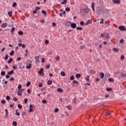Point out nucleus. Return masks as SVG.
<instances>
[{
  "label": "nucleus",
  "instance_id": "nucleus-1",
  "mask_svg": "<svg viewBox=\"0 0 126 126\" xmlns=\"http://www.w3.org/2000/svg\"><path fill=\"white\" fill-rule=\"evenodd\" d=\"M102 11H103L102 9L99 8V7L96 8V14L98 15H101V14H102Z\"/></svg>",
  "mask_w": 126,
  "mask_h": 126
},
{
  "label": "nucleus",
  "instance_id": "nucleus-2",
  "mask_svg": "<svg viewBox=\"0 0 126 126\" xmlns=\"http://www.w3.org/2000/svg\"><path fill=\"white\" fill-rule=\"evenodd\" d=\"M119 29L121 31H125L126 30V27L124 26H120Z\"/></svg>",
  "mask_w": 126,
  "mask_h": 126
},
{
  "label": "nucleus",
  "instance_id": "nucleus-3",
  "mask_svg": "<svg viewBox=\"0 0 126 126\" xmlns=\"http://www.w3.org/2000/svg\"><path fill=\"white\" fill-rule=\"evenodd\" d=\"M38 74H40V75H43L44 74V68H41L38 72Z\"/></svg>",
  "mask_w": 126,
  "mask_h": 126
},
{
  "label": "nucleus",
  "instance_id": "nucleus-4",
  "mask_svg": "<svg viewBox=\"0 0 126 126\" xmlns=\"http://www.w3.org/2000/svg\"><path fill=\"white\" fill-rule=\"evenodd\" d=\"M29 113H33V105L32 104L30 105V109L29 110Z\"/></svg>",
  "mask_w": 126,
  "mask_h": 126
},
{
  "label": "nucleus",
  "instance_id": "nucleus-5",
  "mask_svg": "<svg viewBox=\"0 0 126 126\" xmlns=\"http://www.w3.org/2000/svg\"><path fill=\"white\" fill-rule=\"evenodd\" d=\"M34 59L35 60V63H38L40 62V60H39V59H40V56H35L34 57Z\"/></svg>",
  "mask_w": 126,
  "mask_h": 126
},
{
  "label": "nucleus",
  "instance_id": "nucleus-6",
  "mask_svg": "<svg viewBox=\"0 0 126 126\" xmlns=\"http://www.w3.org/2000/svg\"><path fill=\"white\" fill-rule=\"evenodd\" d=\"M1 28H6L7 27V24L6 23H4L1 25Z\"/></svg>",
  "mask_w": 126,
  "mask_h": 126
},
{
  "label": "nucleus",
  "instance_id": "nucleus-7",
  "mask_svg": "<svg viewBox=\"0 0 126 126\" xmlns=\"http://www.w3.org/2000/svg\"><path fill=\"white\" fill-rule=\"evenodd\" d=\"M112 2L114 3L120 4L121 3L120 0H112Z\"/></svg>",
  "mask_w": 126,
  "mask_h": 126
},
{
  "label": "nucleus",
  "instance_id": "nucleus-8",
  "mask_svg": "<svg viewBox=\"0 0 126 126\" xmlns=\"http://www.w3.org/2000/svg\"><path fill=\"white\" fill-rule=\"evenodd\" d=\"M18 96H22V92L20 90H19L17 92Z\"/></svg>",
  "mask_w": 126,
  "mask_h": 126
},
{
  "label": "nucleus",
  "instance_id": "nucleus-9",
  "mask_svg": "<svg viewBox=\"0 0 126 126\" xmlns=\"http://www.w3.org/2000/svg\"><path fill=\"white\" fill-rule=\"evenodd\" d=\"M71 27L74 29V28H76V25L75 23H72L71 24Z\"/></svg>",
  "mask_w": 126,
  "mask_h": 126
},
{
  "label": "nucleus",
  "instance_id": "nucleus-10",
  "mask_svg": "<svg viewBox=\"0 0 126 126\" xmlns=\"http://www.w3.org/2000/svg\"><path fill=\"white\" fill-rule=\"evenodd\" d=\"M94 6H95V4H94V2L92 3V6L91 7L93 10V11H95V9L94 8Z\"/></svg>",
  "mask_w": 126,
  "mask_h": 126
},
{
  "label": "nucleus",
  "instance_id": "nucleus-11",
  "mask_svg": "<svg viewBox=\"0 0 126 126\" xmlns=\"http://www.w3.org/2000/svg\"><path fill=\"white\" fill-rule=\"evenodd\" d=\"M14 73V71L13 70H11L10 71L8 72V74L9 75H11V74H13Z\"/></svg>",
  "mask_w": 126,
  "mask_h": 126
},
{
  "label": "nucleus",
  "instance_id": "nucleus-12",
  "mask_svg": "<svg viewBox=\"0 0 126 126\" xmlns=\"http://www.w3.org/2000/svg\"><path fill=\"white\" fill-rule=\"evenodd\" d=\"M32 67V64L30 63L26 66V68L28 69H30Z\"/></svg>",
  "mask_w": 126,
  "mask_h": 126
},
{
  "label": "nucleus",
  "instance_id": "nucleus-13",
  "mask_svg": "<svg viewBox=\"0 0 126 126\" xmlns=\"http://www.w3.org/2000/svg\"><path fill=\"white\" fill-rule=\"evenodd\" d=\"M84 11H85L86 13H88V12H89V9L88 8V7H86L84 9Z\"/></svg>",
  "mask_w": 126,
  "mask_h": 126
},
{
  "label": "nucleus",
  "instance_id": "nucleus-14",
  "mask_svg": "<svg viewBox=\"0 0 126 126\" xmlns=\"http://www.w3.org/2000/svg\"><path fill=\"white\" fill-rule=\"evenodd\" d=\"M91 23H92V20H89L86 23V25H88V24H90Z\"/></svg>",
  "mask_w": 126,
  "mask_h": 126
},
{
  "label": "nucleus",
  "instance_id": "nucleus-15",
  "mask_svg": "<svg viewBox=\"0 0 126 126\" xmlns=\"http://www.w3.org/2000/svg\"><path fill=\"white\" fill-rule=\"evenodd\" d=\"M41 12H42V14H44V16H46L47 15V12H46V11L42 10Z\"/></svg>",
  "mask_w": 126,
  "mask_h": 126
},
{
  "label": "nucleus",
  "instance_id": "nucleus-16",
  "mask_svg": "<svg viewBox=\"0 0 126 126\" xmlns=\"http://www.w3.org/2000/svg\"><path fill=\"white\" fill-rule=\"evenodd\" d=\"M47 84L48 85H52V84H53V82L51 80H48Z\"/></svg>",
  "mask_w": 126,
  "mask_h": 126
},
{
  "label": "nucleus",
  "instance_id": "nucleus-17",
  "mask_svg": "<svg viewBox=\"0 0 126 126\" xmlns=\"http://www.w3.org/2000/svg\"><path fill=\"white\" fill-rule=\"evenodd\" d=\"M56 60L57 62H59L60 61V60H61V57L59 56H57L56 58Z\"/></svg>",
  "mask_w": 126,
  "mask_h": 126
},
{
  "label": "nucleus",
  "instance_id": "nucleus-18",
  "mask_svg": "<svg viewBox=\"0 0 126 126\" xmlns=\"http://www.w3.org/2000/svg\"><path fill=\"white\" fill-rule=\"evenodd\" d=\"M10 56H13L14 55V51L12 50L10 53H9Z\"/></svg>",
  "mask_w": 126,
  "mask_h": 126
},
{
  "label": "nucleus",
  "instance_id": "nucleus-19",
  "mask_svg": "<svg viewBox=\"0 0 126 126\" xmlns=\"http://www.w3.org/2000/svg\"><path fill=\"white\" fill-rule=\"evenodd\" d=\"M67 2V0H64L63 2H62L61 3V4H65Z\"/></svg>",
  "mask_w": 126,
  "mask_h": 126
},
{
  "label": "nucleus",
  "instance_id": "nucleus-20",
  "mask_svg": "<svg viewBox=\"0 0 126 126\" xmlns=\"http://www.w3.org/2000/svg\"><path fill=\"white\" fill-rule=\"evenodd\" d=\"M14 30H15V28L14 27L12 28L11 31V34H13V32H14Z\"/></svg>",
  "mask_w": 126,
  "mask_h": 126
},
{
  "label": "nucleus",
  "instance_id": "nucleus-21",
  "mask_svg": "<svg viewBox=\"0 0 126 126\" xmlns=\"http://www.w3.org/2000/svg\"><path fill=\"white\" fill-rule=\"evenodd\" d=\"M61 74L62 76H65V73L64 71H62Z\"/></svg>",
  "mask_w": 126,
  "mask_h": 126
},
{
  "label": "nucleus",
  "instance_id": "nucleus-22",
  "mask_svg": "<svg viewBox=\"0 0 126 126\" xmlns=\"http://www.w3.org/2000/svg\"><path fill=\"white\" fill-rule=\"evenodd\" d=\"M12 61H13V59H12V58H10L8 61V63H11Z\"/></svg>",
  "mask_w": 126,
  "mask_h": 126
},
{
  "label": "nucleus",
  "instance_id": "nucleus-23",
  "mask_svg": "<svg viewBox=\"0 0 126 126\" xmlns=\"http://www.w3.org/2000/svg\"><path fill=\"white\" fill-rule=\"evenodd\" d=\"M81 77V75L80 74H77L76 75V78H79Z\"/></svg>",
  "mask_w": 126,
  "mask_h": 126
},
{
  "label": "nucleus",
  "instance_id": "nucleus-24",
  "mask_svg": "<svg viewBox=\"0 0 126 126\" xmlns=\"http://www.w3.org/2000/svg\"><path fill=\"white\" fill-rule=\"evenodd\" d=\"M1 75H2V76H4V75H5V72H4V71H1Z\"/></svg>",
  "mask_w": 126,
  "mask_h": 126
},
{
  "label": "nucleus",
  "instance_id": "nucleus-25",
  "mask_svg": "<svg viewBox=\"0 0 126 126\" xmlns=\"http://www.w3.org/2000/svg\"><path fill=\"white\" fill-rule=\"evenodd\" d=\"M31 84V82H30V81H28L26 84V86L28 87H29L30 86V85Z\"/></svg>",
  "mask_w": 126,
  "mask_h": 126
},
{
  "label": "nucleus",
  "instance_id": "nucleus-26",
  "mask_svg": "<svg viewBox=\"0 0 126 126\" xmlns=\"http://www.w3.org/2000/svg\"><path fill=\"white\" fill-rule=\"evenodd\" d=\"M70 25H71V22L70 21H68L67 22V26H70Z\"/></svg>",
  "mask_w": 126,
  "mask_h": 126
},
{
  "label": "nucleus",
  "instance_id": "nucleus-27",
  "mask_svg": "<svg viewBox=\"0 0 126 126\" xmlns=\"http://www.w3.org/2000/svg\"><path fill=\"white\" fill-rule=\"evenodd\" d=\"M57 91L58 92H63V91L62 89H60V88L57 89Z\"/></svg>",
  "mask_w": 126,
  "mask_h": 126
},
{
  "label": "nucleus",
  "instance_id": "nucleus-28",
  "mask_svg": "<svg viewBox=\"0 0 126 126\" xmlns=\"http://www.w3.org/2000/svg\"><path fill=\"white\" fill-rule=\"evenodd\" d=\"M12 125H13V126H17V122H16V121H14L12 123Z\"/></svg>",
  "mask_w": 126,
  "mask_h": 126
},
{
  "label": "nucleus",
  "instance_id": "nucleus-29",
  "mask_svg": "<svg viewBox=\"0 0 126 126\" xmlns=\"http://www.w3.org/2000/svg\"><path fill=\"white\" fill-rule=\"evenodd\" d=\"M8 15H9V17H11V16L12 15V12L11 11L8 12Z\"/></svg>",
  "mask_w": 126,
  "mask_h": 126
},
{
  "label": "nucleus",
  "instance_id": "nucleus-30",
  "mask_svg": "<svg viewBox=\"0 0 126 126\" xmlns=\"http://www.w3.org/2000/svg\"><path fill=\"white\" fill-rule=\"evenodd\" d=\"M16 116H20V113L18 112L17 110H16Z\"/></svg>",
  "mask_w": 126,
  "mask_h": 126
},
{
  "label": "nucleus",
  "instance_id": "nucleus-31",
  "mask_svg": "<svg viewBox=\"0 0 126 126\" xmlns=\"http://www.w3.org/2000/svg\"><path fill=\"white\" fill-rule=\"evenodd\" d=\"M21 88H22V86H21V84H19L18 86V89L20 90Z\"/></svg>",
  "mask_w": 126,
  "mask_h": 126
},
{
  "label": "nucleus",
  "instance_id": "nucleus-32",
  "mask_svg": "<svg viewBox=\"0 0 126 126\" xmlns=\"http://www.w3.org/2000/svg\"><path fill=\"white\" fill-rule=\"evenodd\" d=\"M28 102V98H25V99H24L25 104H27Z\"/></svg>",
  "mask_w": 126,
  "mask_h": 126
},
{
  "label": "nucleus",
  "instance_id": "nucleus-33",
  "mask_svg": "<svg viewBox=\"0 0 126 126\" xmlns=\"http://www.w3.org/2000/svg\"><path fill=\"white\" fill-rule=\"evenodd\" d=\"M99 75L100 76V78L102 79L104 77V75L103 73H101Z\"/></svg>",
  "mask_w": 126,
  "mask_h": 126
},
{
  "label": "nucleus",
  "instance_id": "nucleus-34",
  "mask_svg": "<svg viewBox=\"0 0 126 126\" xmlns=\"http://www.w3.org/2000/svg\"><path fill=\"white\" fill-rule=\"evenodd\" d=\"M90 76H87V77H86V81H89V80H90Z\"/></svg>",
  "mask_w": 126,
  "mask_h": 126
},
{
  "label": "nucleus",
  "instance_id": "nucleus-35",
  "mask_svg": "<svg viewBox=\"0 0 126 126\" xmlns=\"http://www.w3.org/2000/svg\"><path fill=\"white\" fill-rule=\"evenodd\" d=\"M65 10L67 12L70 11V8H69V7H66L65 8Z\"/></svg>",
  "mask_w": 126,
  "mask_h": 126
},
{
  "label": "nucleus",
  "instance_id": "nucleus-36",
  "mask_svg": "<svg viewBox=\"0 0 126 126\" xmlns=\"http://www.w3.org/2000/svg\"><path fill=\"white\" fill-rule=\"evenodd\" d=\"M76 29H77V31L80 30V31H81L82 30V28L77 27L76 28Z\"/></svg>",
  "mask_w": 126,
  "mask_h": 126
},
{
  "label": "nucleus",
  "instance_id": "nucleus-37",
  "mask_svg": "<svg viewBox=\"0 0 126 126\" xmlns=\"http://www.w3.org/2000/svg\"><path fill=\"white\" fill-rule=\"evenodd\" d=\"M124 42H125V39L122 38L120 40V43H124Z\"/></svg>",
  "mask_w": 126,
  "mask_h": 126
},
{
  "label": "nucleus",
  "instance_id": "nucleus-38",
  "mask_svg": "<svg viewBox=\"0 0 126 126\" xmlns=\"http://www.w3.org/2000/svg\"><path fill=\"white\" fill-rule=\"evenodd\" d=\"M19 35H23V32L20 31L18 32Z\"/></svg>",
  "mask_w": 126,
  "mask_h": 126
},
{
  "label": "nucleus",
  "instance_id": "nucleus-39",
  "mask_svg": "<svg viewBox=\"0 0 126 126\" xmlns=\"http://www.w3.org/2000/svg\"><path fill=\"white\" fill-rule=\"evenodd\" d=\"M73 83L74 84H78V81H76V80H74L73 81Z\"/></svg>",
  "mask_w": 126,
  "mask_h": 126
},
{
  "label": "nucleus",
  "instance_id": "nucleus-40",
  "mask_svg": "<svg viewBox=\"0 0 126 126\" xmlns=\"http://www.w3.org/2000/svg\"><path fill=\"white\" fill-rule=\"evenodd\" d=\"M17 5V3L16 2H14L13 4H12V7H15V6Z\"/></svg>",
  "mask_w": 126,
  "mask_h": 126
},
{
  "label": "nucleus",
  "instance_id": "nucleus-41",
  "mask_svg": "<svg viewBox=\"0 0 126 126\" xmlns=\"http://www.w3.org/2000/svg\"><path fill=\"white\" fill-rule=\"evenodd\" d=\"M42 103H43V104H46V103H47V100L46 99L42 100Z\"/></svg>",
  "mask_w": 126,
  "mask_h": 126
},
{
  "label": "nucleus",
  "instance_id": "nucleus-42",
  "mask_svg": "<svg viewBox=\"0 0 126 126\" xmlns=\"http://www.w3.org/2000/svg\"><path fill=\"white\" fill-rule=\"evenodd\" d=\"M121 59L122 60H125V55H121Z\"/></svg>",
  "mask_w": 126,
  "mask_h": 126
},
{
  "label": "nucleus",
  "instance_id": "nucleus-43",
  "mask_svg": "<svg viewBox=\"0 0 126 126\" xmlns=\"http://www.w3.org/2000/svg\"><path fill=\"white\" fill-rule=\"evenodd\" d=\"M18 108H19V109H22V105H21V104H18Z\"/></svg>",
  "mask_w": 126,
  "mask_h": 126
},
{
  "label": "nucleus",
  "instance_id": "nucleus-44",
  "mask_svg": "<svg viewBox=\"0 0 126 126\" xmlns=\"http://www.w3.org/2000/svg\"><path fill=\"white\" fill-rule=\"evenodd\" d=\"M6 100H7L8 101V100H10V96H7L6 97Z\"/></svg>",
  "mask_w": 126,
  "mask_h": 126
},
{
  "label": "nucleus",
  "instance_id": "nucleus-45",
  "mask_svg": "<svg viewBox=\"0 0 126 126\" xmlns=\"http://www.w3.org/2000/svg\"><path fill=\"white\" fill-rule=\"evenodd\" d=\"M1 104H5V100L2 99V100L1 101Z\"/></svg>",
  "mask_w": 126,
  "mask_h": 126
},
{
  "label": "nucleus",
  "instance_id": "nucleus-46",
  "mask_svg": "<svg viewBox=\"0 0 126 126\" xmlns=\"http://www.w3.org/2000/svg\"><path fill=\"white\" fill-rule=\"evenodd\" d=\"M90 73H93V74H95V71H94V70H91Z\"/></svg>",
  "mask_w": 126,
  "mask_h": 126
},
{
  "label": "nucleus",
  "instance_id": "nucleus-47",
  "mask_svg": "<svg viewBox=\"0 0 126 126\" xmlns=\"http://www.w3.org/2000/svg\"><path fill=\"white\" fill-rule=\"evenodd\" d=\"M13 100L15 101V102H17L18 101V99L16 97H14Z\"/></svg>",
  "mask_w": 126,
  "mask_h": 126
},
{
  "label": "nucleus",
  "instance_id": "nucleus-48",
  "mask_svg": "<svg viewBox=\"0 0 126 126\" xmlns=\"http://www.w3.org/2000/svg\"><path fill=\"white\" fill-rule=\"evenodd\" d=\"M80 49H85V46L84 45H82L80 47Z\"/></svg>",
  "mask_w": 126,
  "mask_h": 126
},
{
  "label": "nucleus",
  "instance_id": "nucleus-49",
  "mask_svg": "<svg viewBox=\"0 0 126 126\" xmlns=\"http://www.w3.org/2000/svg\"><path fill=\"white\" fill-rule=\"evenodd\" d=\"M70 80H73L74 79V76H71L70 78Z\"/></svg>",
  "mask_w": 126,
  "mask_h": 126
},
{
  "label": "nucleus",
  "instance_id": "nucleus-50",
  "mask_svg": "<svg viewBox=\"0 0 126 126\" xmlns=\"http://www.w3.org/2000/svg\"><path fill=\"white\" fill-rule=\"evenodd\" d=\"M27 93H28V94H30L31 93V91L30 90V89H28L27 90Z\"/></svg>",
  "mask_w": 126,
  "mask_h": 126
},
{
  "label": "nucleus",
  "instance_id": "nucleus-51",
  "mask_svg": "<svg viewBox=\"0 0 126 126\" xmlns=\"http://www.w3.org/2000/svg\"><path fill=\"white\" fill-rule=\"evenodd\" d=\"M13 68L14 69H16V68H17V66L16 65H14L13 66Z\"/></svg>",
  "mask_w": 126,
  "mask_h": 126
},
{
  "label": "nucleus",
  "instance_id": "nucleus-52",
  "mask_svg": "<svg viewBox=\"0 0 126 126\" xmlns=\"http://www.w3.org/2000/svg\"><path fill=\"white\" fill-rule=\"evenodd\" d=\"M80 25H81L82 26H83V25H84V22H83V21H81L80 23Z\"/></svg>",
  "mask_w": 126,
  "mask_h": 126
},
{
  "label": "nucleus",
  "instance_id": "nucleus-53",
  "mask_svg": "<svg viewBox=\"0 0 126 126\" xmlns=\"http://www.w3.org/2000/svg\"><path fill=\"white\" fill-rule=\"evenodd\" d=\"M8 55H5V58H4V60H7V59H8Z\"/></svg>",
  "mask_w": 126,
  "mask_h": 126
},
{
  "label": "nucleus",
  "instance_id": "nucleus-54",
  "mask_svg": "<svg viewBox=\"0 0 126 126\" xmlns=\"http://www.w3.org/2000/svg\"><path fill=\"white\" fill-rule=\"evenodd\" d=\"M114 51H115V52H118L119 51V49L118 48H114L113 49Z\"/></svg>",
  "mask_w": 126,
  "mask_h": 126
},
{
  "label": "nucleus",
  "instance_id": "nucleus-55",
  "mask_svg": "<svg viewBox=\"0 0 126 126\" xmlns=\"http://www.w3.org/2000/svg\"><path fill=\"white\" fill-rule=\"evenodd\" d=\"M38 86H39V87H43V84L39 83Z\"/></svg>",
  "mask_w": 126,
  "mask_h": 126
},
{
  "label": "nucleus",
  "instance_id": "nucleus-56",
  "mask_svg": "<svg viewBox=\"0 0 126 126\" xmlns=\"http://www.w3.org/2000/svg\"><path fill=\"white\" fill-rule=\"evenodd\" d=\"M100 23V24H103V23H104V19H101Z\"/></svg>",
  "mask_w": 126,
  "mask_h": 126
},
{
  "label": "nucleus",
  "instance_id": "nucleus-57",
  "mask_svg": "<svg viewBox=\"0 0 126 126\" xmlns=\"http://www.w3.org/2000/svg\"><path fill=\"white\" fill-rule=\"evenodd\" d=\"M35 10H40V8L39 7H36L35 8Z\"/></svg>",
  "mask_w": 126,
  "mask_h": 126
},
{
  "label": "nucleus",
  "instance_id": "nucleus-58",
  "mask_svg": "<svg viewBox=\"0 0 126 126\" xmlns=\"http://www.w3.org/2000/svg\"><path fill=\"white\" fill-rule=\"evenodd\" d=\"M110 115H111V114H110V113H106L105 114V116H106V117H108V116H110Z\"/></svg>",
  "mask_w": 126,
  "mask_h": 126
},
{
  "label": "nucleus",
  "instance_id": "nucleus-59",
  "mask_svg": "<svg viewBox=\"0 0 126 126\" xmlns=\"http://www.w3.org/2000/svg\"><path fill=\"white\" fill-rule=\"evenodd\" d=\"M58 112H59V109L58 108H56L55 109V113H58Z\"/></svg>",
  "mask_w": 126,
  "mask_h": 126
},
{
  "label": "nucleus",
  "instance_id": "nucleus-60",
  "mask_svg": "<svg viewBox=\"0 0 126 126\" xmlns=\"http://www.w3.org/2000/svg\"><path fill=\"white\" fill-rule=\"evenodd\" d=\"M106 91H108V92L111 91V88H107L106 89Z\"/></svg>",
  "mask_w": 126,
  "mask_h": 126
},
{
  "label": "nucleus",
  "instance_id": "nucleus-61",
  "mask_svg": "<svg viewBox=\"0 0 126 126\" xmlns=\"http://www.w3.org/2000/svg\"><path fill=\"white\" fill-rule=\"evenodd\" d=\"M45 44H46V45L48 44V43H49V40H45Z\"/></svg>",
  "mask_w": 126,
  "mask_h": 126
},
{
  "label": "nucleus",
  "instance_id": "nucleus-62",
  "mask_svg": "<svg viewBox=\"0 0 126 126\" xmlns=\"http://www.w3.org/2000/svg\"><path fill=\"white\" fill-rule=\"evenodd\" d=\"M21 59H22L21 57H19L16 59V61H21Z\"/></svg>",
  "mask_w": 126,
  "mask_h": 126
},
{
  "label": "nucleus",
  "instance_id": "nucleus-63",
  "mask_svg": "<svg viewBox=\"0 0 126 126\" xmlns=\"http://www.w3.org/2000/svg\"><path fill=\"white\" fill-rule=\"evenodd\" d=\"M50 66H51V65H50L49 64H47L46 65V68H47V69L50 68Z\"/></svg>",
  "mask_w": 126,
  "mask_h": 126
},
{
  "label": "nucleus",
  "instance_id": "nucleus-64",
  "mask_svg": "<svg viewBox=\"0 0 126 126\" xmlns=\"http://www.w3.org/2000/svg\"><path fill=\"white\" fill-rule=\"evenodd\" d=\"M41 63H45V59L44 58H42Z\"/></svg>",
  "mask_w": 126,
  "mask_h": 126
}]
</instances>
